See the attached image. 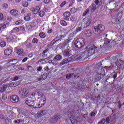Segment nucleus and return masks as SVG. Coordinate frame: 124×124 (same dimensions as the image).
Segmentation results:
<instances>
[{"label": "nucleus", "mask_w": 124, "mask_h": 124, "mask_svg": "<svg viewBox=\"0 0 124 124\" xmlns=\"http://www.w3.org/2000/svg\"><path fill=\"white\" fill-rule=\"evenodd\" d=\"M97 49H96V47L94 46L93 45H89L86 47L84 52L81 53L80 55L76 56V61L77 62L80 61L84 57H85V58L91 57V56H92L93 54H95V52H97Z\"/></svg>", "instance_id": "obj_1"}, {"label": "nucleus", "mask_w": 124, "mask_h": 124, "mask_svg": "<svg viewBox=\"0 0 124 124\" xmlns=\"http://www.w3.org/2000/svg\"><path fill=\"white\" fill-rule=\"evenodd\" d=\"M19 94L20 97L22 98H24V97H28V98L31 96L33 97V96L34 95V93H29V90H28L27 88H22L19 91Z\"/></svg>", "instance_id": "obj_2"}, {"label": "nucleus", "mask_w": 124, "mask_h": 124, "mask_svg": "<svg viewBox=\"0 0 124 124\" xmlns=\"http://www.w3.org/2000/svg\"><path fill=\"white\" fill-rule=\"evenodd\" d=\"M85 44H86V41L83 38L77 39L74 43L75 47L78 49H81L82 47H84Z\"/></svg>", "instance_id": "obj_3"}, {"label": "nucleus", "mask_w": 124, "mask_h": 124, "mask_svg": "<svg viewBox=\"0 0 124 124\" xmlns=\"http://www.w3.org/2000/svg\"><path fill=\"white\" fill-rule=\"evenodd\" d=\"M65 34H60V33H57V36L53 40L51 41V45H54V44H56L57 42H60L61 41H63V40H65Z\"/></svg>", "instance_id": "obj_4"}, {"label": "nucleus", "mask_w": 124, "mask_h": 124, "mask_svg": "<svg viewBox=\"0 0 124 124\" xmlns=\"http://www.w3.org/2000/svg\"><path fill=\"white\" fill-rule=\"evenodd\" d=\"M104 30H105L104 25L100 24L99 25L94 27V29H93V31L95 34H99L102 33Z\"/></svg>", "instance_id": "obj_5"}, {"label": "nucleus", "mask_w": 124, "mask_h": 124, "mask_svg": "<svg viewBox=\"0 0 124 124\" xmlns=\"http://www.w3.org/2000/svg\"><path fill=\"white\" fill-rule=\"evenodd\" d=\"M25 103L29 106L30 107H34V108H37V107H35L34 105H35V103L34 101H32V98L31 97H29V98H27V99L25 100Z\"/></svg>", "instance_id": "obj_6"}, {"label": "nucleus", "mask_w": 124, "mask_h": 124, "mask_svg": "<svg viewBox=\"0 0 124 124\" xmlns=\"http://www.w3.org/2000/svg\"><path fill=\"white\" fill-rule=\"evenodd\" d=\"M76 54L74 56H73L74 59H71L70 58L68 59H65L62 60V62H60V65L62 66V65H63V64H67V63H69V62H74V61H76Z\"/></svg>", "instance_id": "obj_7"}, {"label": "nucleus", "mask_w": 124, "mask_h": 124, "mask_svg": "<svg viewBox=\"0 0 124 124\" xmlns=\"http://www.w3.org/2000/svg\"><path fill=\"white\" fill-rule=\"evenodd\" d=\"M62 60V56L61 55H57L53 58L52 61L54 62L58 63V62H61Z\"/></svg>", "instance_id": "obj_8"}, {"label": "nucleus", "mask_w": 124, "mask_h": 124, "mask_svg": "<svg viewBox=\"0 0 124 124\" xmlns=\"http://www.w3.org/2000/svg\"><path fill=\"white\" fill-rule=\"evenodd\" d=\"M103 77H104V75H103V74H102L101 73L99 72L98 73H97V74L95 76L94 80L96 82H97V81L101 80V79H102Z\"/></svg>", "instance_id": "obj_9"}, {"label": "nucleus", "mask_w": 124, "mask_h": 124, "mask_svg": "<svg viewBox=\"0 0 124 124\" xmlns=\"http://www.w3.org/2000/svg\"><path fill=\"white\" fill-rule=\"evenodd\" d=\"M63 55L65 57H69V56H71V48H67L65 49L63 53Z\"/></svg>", "instance_id": "obj_10"}, {"label": "nucleus", "mask_w": 124, "mask_h": 124, "mask_svg": "<svg viewBox=\"0 0 124 124\" xmlns=\"http://www.w3.org/2000/svg\"><path fill=\"white\" fill-rule=\"evenodd\" d=\"M10 100L12 102H13V103H16V102L19 101V97L16 95H13L11 97Z\"/></svg>", "instance_id": "obj_11"}, {"label": "nucleus", "mask_w": 124, "mask_h": 124, "mask_svg": "<svg viewBox=\"0 0 124 124\" xmlns=\"http://www.w3.org/2000/svg\"><path fill=\"white\" fill-rule=\"evenodd\" d=\"M16 51V54L17 55H19V56H21V55H23L24 54V49L23 48H21L19 47V46L15 47Z\"/></svg>", "instance_id": "obj_12"}, {"label": "nucleus", "mask_w": 124, "mask_h": 124, "mask_svg": "<svg viewBox=\"0 0 124 124\" xmlns=\"http://www.w3.org/2000/svg\"><path fill=\"white\" fill-rule=\"evenodd\" d=\"M84 20V25L86 28L89 26L91 25V23H92V19L91 18H88L86 19H83Z\"/></svg>", "instance_id": "obj_13"}, {"label": "nucleus", "mask_w": 124, "mask_h": 124, "mask_svg": "<svg viewBox=\"0 0 124 124\" xmlns=\"http://www.w3.org/2000/svg\"><path fill=\"white\" fill-rule=\"evenodd\" d=\"M39 103L41 104V107H42V106H44L45 103H46V98H45V96H44V95H42L41 99Z\"/></svg>", "instance_id": "obj_14"}, {"label": "nucleus", "mask_w": 124, "mask_h": 124, "mask_svg": "<svg viewBox=\"0 0 124 124\" xmlns=\"http://www.w3.org/2000/svg\"><path fill=\"white\" fill-rule=\"evenodd\" d=\"M88 9V10H90L91 12H94L96 9V5L94 3H93Z\"/></svg>", "instance_id": "obj_15"}, {"label": "nucleus", "mask_w": 124, "mask_h": 124, "mask_svg": "<svg viewBox=\"0 0 124 124\" xmlns=\"http://www.w3.org/2000/svg\"><path fill=\"white\" fill-rule=\"evenodd\" d=\"M40 10V7L39 6H36L35 8H32L31 9V11L34 12V14H37L38 12H39Z\"/></svg>", "instance_id": "obj_16"}, {"label": "nucleus", "mask_w": 124, "mask_h": 124, "mask_svg": "<svg viewBox=\"0 0 124 124\" xmlns=\"http://www.w3.org/2000/svg\"><path fill=\"white\" fill-rule=\"evenodd\" d=\"M13 50L11 49H6L4 50V54L5 56H10L12 54Z\"/></svg>", "instance_id": "obj_17"}, {"label": "nucleus", "mask_w": 124, "mask_h": 124, "mask_svg": "<svg viewBox=\"0 0 124 124\" xmlns=\"http://www.w3.org/2000/svg\"><path fill=\"white\" fill-rule=\"evenodd\" d=\"M97 72V73H101V74H103L104 76H105V71H104L103 67H99Z\"/></svg>", "instance_id": "obj_18"}, {"label": "nucleus", "mask_w": 124, "mask_h": 124, "mask_svg": "<svg viewBox=\"0 0 124 124\" xmlns=\"http://www.w3.org/2000/svg\"><path fill=\"white\" fill-rule=\"evenodd\" d=\"M16 36L14 35H11L8 38H7V40L8 42L10 41H13L14 39H16Z\"/></svg>", "instance_id": "obj_19"}, {"label": "nucleus", "mask_w": 124, "mask_h": 124, "mask_svg": "<svg viewBox=\"0 0 124 124\" xmlns=\"http://www.w3.org/2000/svg\"><path fill=\"white\" fill-rule=\"evenodd\" d=\"M122 62H123V61H122L121 60H117V61H116L115 62V64H116V65H117V66L119 67V68H121V67H122Z\"/></svg>", "instance_id": "obj_20"}, {"label": "nucleus", "mask_w": 124, "mask_h": 124, "mask_svg": "<svg viewBox=\"0 0 124 124\" xmlns=\"http://www.w3.org/2000/svg\"><path fill=\"white\" fill-rule=\"evenodd\" d=\"M10 13L13 16H17L18 15V11L17 10H12L10 11Z\"/></svg>", "instance_id": "obj_21"}, {"label": "nucleus", "mask_w": 124, "mask_h": 124, "mask_svg": "<svg viewBox=\"0 0 124 124\" xmlns=\"http://www.w3.org/2000/svg\"><path fill=\"white\" fill-rule=\"evenodd\" d=\"M47 111L46 110H42L38 112V116H44L46 114Z\"/></svg>", "instance_id": "obj_22"}, {"label": "nucleus", "mask_w": 124, "mask_h": 124, "mask_svg": "<svg viewBox=\"0 0 124 124\" xmlns=\"http://www.w3.org/2000/svg\"><path fill=\"white\" fill-rule=\"evenodd\" d=\"M48 51H49L48 48H46L42 53V56L44 58H46L48 54Z\"/></svg>", "instance_id": "obj_23"}, {"label": "nucleus", "mask_w": 124, "mask_h": 124, "mask_svg": "<svg viewBox=\"0 0 124 124\" xmlns=\"http://www.w3.org/2000/svg\"><path fill=\"white\" fill-rule=\"evenodd\" d=\"M85 34L87 36H91L93 34V31L91 30H88L85 32Z\"/></svg>", "instance_id": "obj_24"}, {"label": "nucleus", "mask_w": 124, "mask_h": 124, "mask_svg": "<svg viewBox=\"0 0 124 124\" xmlns=\"http://www.w3.org/2000/svg\"><path fill=\"white\" fill-rule=\"evenodd\" d=\"M7 89V86L6 85H3L2 87L0 88V92L1 93H3L5 92V90Z\"/></svg>", "instance_id": "obj_25"}, {"label": "nucleus", "mask_w": 124, "mask_h": 124, "mask_svg": "<svg viewBox=\"0 0 124 124\" xmlns=\"http://www.w3.org/2000/svg\"><path fill=\"white\" fill-rule=\"evenodd\" d=\"M61 114H57L53 117V120L57 122L59 119H61Z\"/></svg>", "instance_id": "obj_26"}, {"label": "nucleus", "mask_w": 124, "mask_h": 124, "mask_svg": "<svg viewBox=\"0 0 124 124\" xmlns=\"http://www.w3.org/2000/svg\"><path fill=\"white\" fill-rule=\"evenodd\" d=\"M109 44H110V41H106L105 42L103 46L104 48H107V47H109Z\"/></svg>", "instance_id": "obj_27"}, {"label": "nucleus", "mask_w": 124, "mask_h": 124, "mask_svg": "<svg viewBox=\"0 0 124 124\" xmlns=\"http://www.w3.org/2000/svg\"><path fill=\"white\" fill-rule=\"evenodd\" d=\"M33 46L32 45V44H31V43H28L26 46V48H27V49H30V50H31V49H32Z\"/></svg>", "instance_id": "obj_28"}, {"label": "nucleus", "mask_w": 124, "mask_h": 124, "mask_svg": "<svg viewBox=\"0 0 124 124\" xmlns=\"http://www.w3.org/2000/svg\"><path fill=\"white\" fill-rule=\"evenodd\" d=\"M71 122L72 124H80V122L78 121L77 119H71Z\"/></svg>", "instance_id": "obj_29"}, {"label": "nucleus", "mask_w": 124, "mask_h": 124, "mask_svg": "<svg viewBox=\"0 0 124 124\" xmlns=\"http://www.w3.org/2000/svg\"><path fill=\"white\" fill-rule=\"evenodd\" d=\"M18 84H17V82H12L10 83L9 86H10L11 88H14L15 87H17L18 86Z\"/></svg>", "instance_id": "obj_30"}, {"label": "nucleus", "mask_w": 124, "mask_h": 124, "mask_svg": "<svg viewBox=\"0 0 124 124\" xmlns=\"http://www.w3.org/2000/svg\"><path fill=\"white\" fill-rule=\"evenodd\" d=\"M58 46L60 48V49H64V47H65V46H66V45L62 44H59L58 45Z\"/></svg>", "instance_id": "obj_31"}, {"label": "nucleus", "mask_w": 124, "mask_h": 124, "mask_svg": "<svg viewBox=\"0 0 124 124\" xmlns=\"http://www.w3.org/2000/svg\"><path fill=\"white\" fill-rule=\"evenodd\" d=\"M63 16L65 17V18H69V17H70V13L69 12H66L64 13Z\"/></svg>", "instance_id": "obj_32"}, {"label": "nucleus", "mask_w": 124, "mask_h": 124, "mask_svg": "<svg viewBox=\"0 0 124 124\" xmlns=\"http://www.w3.org/2000/svg\"><path fill=\"white\" fill-rule=\"evenodd\" d=\"M30 27L31 28H35L36 27V23L34 21H32L30 23Z\"/></svg>", "instance_id": "obj_33"}, {"label": "nucleus", "mask_w": 124, "mask_h": 124, "mask_svg": "<svg viewBox=\"0 0 124 124\" xmlns=\"http://www.w3.org/2000/svg\"><path fill=\"white\" fill-rule=\"evenodd\" d=\"M39 35L41 38H45L46 37V34L44 32H40Z\"/></svg>", "instance_id": "obj_34"}, {"label": "nucleus", "mask_w": 124, "mask_h": 124, "mask_svg": "<svg viewBox=\"0 0 124 124\" xmlns=\"http://www.w3.org/2000/svg\"><path fill=\"white\" fill-rule=\"evenodd\" d=\"M70 12H71L73 14L76 13V12H77V9L76 8H72L70 10Z\"/></svg>", "instance_id": "obj_35"}, {"label": "nucleus", "mask_w": 124, "mask_h": 124, "mask_svg": "<svg viewBox=\"0 0 124 124\" xmlns=\"http://www.w3.org/2000/svg\"><path fill=\"white\" fill-rule=\"evenodd\" d=\"M45 15V12L43 11H41L39 12L40 17H43Z\"/></svg>", "instance_id": "obj_36"}, {"label": "nucleus", "mask_w": 124, "mask_h": 124, "mask_svg": "<svg viewBox=\"0 0 124 124\" xmlns=\"http://www.w3.org/2000/svg\"><path fill=\"white\" fill-rule=\"evenodd\" d=\"M60 23L62 26H67V23L66 22V21L61 20Z\"/></svg>", "instance_id": "obj_37"}, {"label": "nucleus", "mask_w": 124, "mask_h": 124, "mask_svg": "<svg viewBox=\"0 0 124 124\" xmlns=\"http://www.w3.org/2000/svg\"><path fill=\"white\" fill-rule=\"evenodd\" d=\"M18 31H19V28L18 27H15L12 31V32H18Z\"/></svg>", "instance_id": "obj_38"}, {"label": "nucleus", "mask_w": 124, "mask_h": 124, "mask_svg": "<svg viewBox=\"0 0 124 124\" xmlns=\"http://www.w3.org/2000/svg\"><path fill=\"white\" fill-rule=\"evenodd\" d=\"M32 43H33V44H35L36 43H38V40L35 38H34L32 40Z\"/></svg>", "instance_id": "obj_39"}, {"label": "nucleus", "mask_w": 124, "mask_h": 124, "mask_svg": "<svg viewBox=\"0 0 124 124\" xmlns=\"http://www.w3.org/2000/svg\"><path fill=\"white\" fill-rule=\"evenodd\" d=\"M82 31V27L81 26L78 27L76 29V32H79V31Z\"/></svg>", "instance_id": "obj_40"}, {"label": "nucleus", "mask_w": 124, "mask_h": 124, "mask_svg": "<svg viewBox=\"0 0 124 124\" xmlns=\"http://www.w3.org/2000/svg\"><path fill=\"white\" fill-rule=\"evenodd\" d=\"M6 46V43L5 42H1L0 43V46L1 47H5Z\"/></svg>", "instance_id": "obj_41"}, {"label": "nucleus", "mask_w": 124, "mask_h": 124, "mask_svg": "<svg viewBox=\"0 0 124 124\" xmlns=\"http://www.w3.org/2000/svg\"><path fill=\"white\" fill-rule=\"evenodd\" d=\"M41 78H43V80H46L47 79V74H44L41 76Z\"/></svg>", "instance_id": "obj_42"}, {"label": "nucleus", "mask_w": 124, "mask_h": 124, "mask_svg": "<svg viewBox=\"0 0 124 124\" xmlns=\"http://www.w3.org/2000/svg\"><path fill=\"white\" fill-rule=\"evenodd\" d=\"M23 6H24V7H28V6H29V3L26 1L23 2Z\"/></svg>", "instance_id": "obj_43"}, {"label": "nucleus", "mask_w": 124, "mask_h": 124, "mask_svg": "<svg viewBox=\"0 0 124 124\" xmlns=\"http://www.w3.org/2000/svg\"><path fill=\"white\" fill-rule=\"evenodd\" d=\"M23 23V20H19L16 22V25H21Z\"/></svg>", "instance_id": "obj_44"}, {"label": "nucleus", "mask_w": 124, "mask_h": 124, "mask_svg": "<svg viewBox=\"0 0 124 124\" xmlns=\"http://www.w3.org/2000/svg\"><path fill=\"white\" fill-rule=\"evenodd\" d=\"M24 19L25 21H30L31 20V16H25Z\"/></svg>", "instance_id": "obj_45"}, {"label": "nucleus", "mask_w": 124, "mask_h": 124, "mask_svg": "<svg viewBox=\"0 0 124 124\" xmlns=\"http://www.w3.org/2000/svg\"><path fill=\"white\" fill-rule=\"evenodd\" d=\"M89 13V9H87L82 14V16H86Z\"/></svg>", "instance_id": "obj_46"}, {"label": "nucleus", "mask_w": 124, "mask_h": 124, "mask_svg": "<svg viewBox=\"0 0 124 124\" xmlns=\"http://www.w3.org/2000/svg\"><path fill=\"white\" fill-rule=\"evenodd\" d=\"M105 124V118H103L101 120V121L99 122L98 124Z\"/></svg>", "instance_id": "obj_47"}, {"label": "nucleus", "mask_w": 124, "mask_h": 124, "mask_svg": "<svg viewBox=\"0 0 124 124\" xmlns=\"http://www.w3.org/2000/svg\"><path fill=\"white\" fill-rule=\"evenodd\" d=\"M27 67L28 69V71H31V70H32V67H31V66L28 65Z\"/></svg>", "instance_id": "obj_48"}, {"label": "nucleus", "mask_w": 124, "mask_h": 124, "mask_svg": "<svg viewBox=\"0 0 124 124\" xmlns=\"http://www.w3.org/2000/svg\"><path fill=\"white\" fill-rule=\"evenodd\" d=\"M66 4V1H64L63 2H62L61 5L60 6L61 7H63V6H64V5H65V4Z\"/></svg>", "instance_id": "obj_49"}, {"label": "nucleus", "mask_w": 124, "mask_h": 124, "mask_svg": "<svg viewBox=\"0 0 124 124\" xmlns=\"http://www.w3.org/2000/svg\"><path fill=\"white\" fill-rule=\"evenodd\" d=\"M7 98V96H6V94H3L2 96V99H3V100H5V99H6Z\"/></svg>", "instance_id": "obj_50"}, {"label": "nucleus", "mask_w": 124, "mask_h": 124, "mask_svg": "<svg viewBox=\"0 0 124 124\" xmlns=\"http://www.w3.org/2000/svg\"><path fill=\"white\" fill-rule=\"evenodd\" d=\"M14 122L15 124H19L20 123H21V120H20V119H18L17 120H15Z\"/></svg>", "instance_id": "obj_51"}, {"label": "nucleus", "mask_w": 124, "mask_h": 124, "mask_svg": "<svg viewBox=\"0 0 124 124\" xmlns=\"http://www.w3.org/2000/svg\"><path fill=\"white\" fill-rule=\"evenodd\" d=\"M4 8H7L8 7V5L7 3H4L2 5Z\"/></svg>", "instance_id": "obj_52"}, {"label": "nucleus", "mask_w": 124, "mask_h": 124, "mask_svg": "<svg viewBox=\"0 0 124 124\" xmlns=\"http://www.w3.org/2000/svg\"><path fill=\"white\" fill-rule=\"evenodd\" d=\"M44 2L46 4H48L50 2V0H44Z\"/></svg>", "instance_id": "obj_53"}, {"label": "nucleus", "mask_w": 124, "mask_h": 124, "mask_svg": "<svg viewBox=\"0 0 124 124\" xmlns=\"http://www.w3.org/2000/svg\"><path fill=\"white\" fill-rule=\"evenodd\" d=\"M1 29H5L6 28V25L4 24H1Z\"/></svg>", "instance_id": "obj_54"}, {"label": "nucleus", "mask_w": 124, "mask_h": 124, "mask_svg": "<svg viewBox=\"0 0 124 124\" xmlns=\"http://www.w3.org/2000/svg\"><path fill=\"white\" fill-rule=\"evenodd\" d=\"M105 122L107 124H109V123L110 122V120L109 119V118H107L106 120H105Z\"/></svg>", "instance_id": "obj_55"}, {"label": "nucleus", "mask_w": 124, "mask_h": 124, "mask_svg": "<svg viewBox=\"0 0 124 124\" xmlns=\"http://www.w3.org/2000/svg\"><path fill=\"white\" fill-rule=\"evenodd\" d=\"M90 116H91V117H94L95 116V112H92L91 114H90Z\"/></svg>", "instance_id": "obj_56"}, {"label": "nucleus", "mask_w": 124, "mask_h": 124, "mask_svg": "<svg viewBox=\"0 0 124 124\" xmlns=\"http://www.w3.org/2000/svg\"><path fill=\"white\" fill-rule=\"evenodd\" d=\"M42 70V66H39L37 69V71H41Z\"/></svg>", "instance_id": "obj_57"}, {"label": "nucleus", "mask_w": 124, "mask_h": 124, "mask_svg": "<svg viewBox=\"0 0 124 124\" xmlns=\"http://www.w3.org/2000/svg\"><path fill=\"white\" fill-rule=\"evenodd\" d=\"M117 73H115L114 75L112 76V78H113V79L115 80V79L117 78Z\"/></svg>", "instance_id": "obj_58"}, {"label": "nucleus", "mask_w": 124, "mask_h": 124, "mask_svg": "<svg viewBox=\"0 0 124 124\" xmlns=\"http://www.w3.org/2000/svg\"><path fill=\"white\" fill-rule=\"evenodd\" d=\"M49 70H50V68L48 66L45 67V71H49Z\"/></svg>", "instance_id": "obj_59"}, {"label": "nucleus", "mask_w": 124, "mask_h": 124, "mask_svg": "<svg viewBox=\"0 0 124 124\" xmlns=\"http://www.w3.org/2000/svg\"><path fill=\"white\" fill-rule=\"evenodd\" d=\"M118 107L119 108L122 107V103H121V101L118 102Z\"/></svg>", "instance_id": "obj_60"}, {"label": "nucleus", "mask_w": 124, "mask_h": 124, "mask_svg": "<svg viewBox=\"0 0 124 124\" xmlns=\"http://www.w3.org/2000/svg\"><path fill=\"white\" fill-rule=\"evenodd\" d=\"M26 61H28V58L27 57H25L23 59V60H22V62H26Z\"/></svg>", "instance_id": "obj_61"}, {"label": "nucleus", "mask_w": 124, "mask_h": 124, "mask_svg": "<svg viewBox=\"0 0 124 124\" xmlns=\"http://www.w3.org/2000/svg\"><path fill=\"white\" fill-rule=\"evenodd\" d=\"M3 19V15L0 14V21Z\"/></svg>", "instance_id": "obj_62"}, {"label": "nucleus", "mask_w": 124, "mask_h": 124, "mask_svg": "<svg viewBox=\"0 0 124 124\" xmlns=\"http://www.w3.org/2000/svg\"><path fill=\"white\" fill-rule=\"evenodd\" d=\"M5 123L6 124H8V123H9V119H8V118H7L5 120Z\"/></svg>", "instance_id": "obj_63"}, {"label": "nucleus", "mask_w": 124, "mask_h": 124, "mask_svg": "<svg viewBox=\"0 0 124 124\" xmlns=\"http://www.w3.org/2000/svg\"><path fill=\"white\" fill-rule=\"evenodd\" d=\"M20 31H25V27L24 26L20 27Z\"/></svg>", "instance_id": "obj_64"}]
</instances>
